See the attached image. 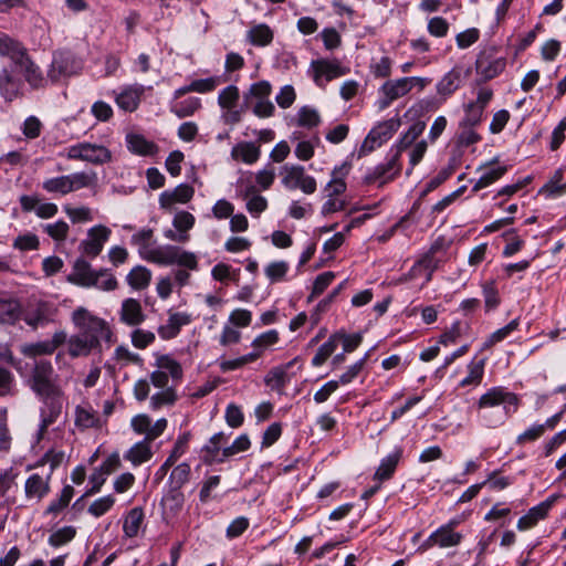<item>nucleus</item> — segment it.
<instances>
[{"label": "nucleus", "instance_id": "1", "mask_svg": "<svg viewBox=\"0 0 566 566\" xmlns=\"http://www.w3.org/2000/svg\"><path fill=\"white\" fill-rule=\"evenodd\" d=\"M72 321L78 333L67 339V353L71 357H86L101 345V338H108L109 328L103 318L93 315L84 307L76 308Z\"/></svg>", "mask_w": 566, "mask_h": 566}, {"label": "nucleus", "instance_id": "2", "mask_svg": "<svg viewBox=\"0 0 566 566\" xmlns=\"http://www.w3.org/2000/svg\"><path fill=\"white\" fill-rule=\"evenodd\" d=\"M96 181V172L78 171L70 175H63L45 179L42 182V188L49 193L66 196L82 188L95 186Z\"/></svg>", "mask_w": 566, "mask_h": 566}, {"label": "nucleus", "instance_id": "3", "mask_svg": "<svg viewBox=\"0 0 566 566\" xmlns=\"http://www.w3.org/2000/svg\"><path fill=\"white\" fill-rule=\"evenodd\" d=\"M54 369L51 361L39 359L34 361L28 385L40 398L60 397L62 390L54 379Z\"/></svg>", "mask_w": 566, "mask_h": 566}, {"label": "nucleus", "instance_id": "4", "mask_svg": "<svg viewBox=\"0 0 566 566\" xmlns=\"http://www.w3.org/2000/svg\"><path fill=\"white\" fill-rule=\"evenodd\" d=\"M146 261L159 265L177 264L188 270H197L198 268V260L195 253L170 244L157 247L149 251L146 254Z\"/></svg>", "mask_w": 566, "mask_h": 566}, {"label": "nucleus", "instance_id": "5", "mask_svg": "<svg viewBox=\"0 0 566 566\" xmlns=\"http://www.w3.org/2000/svg\"><path fill=\"white\" fill-rule=\"evenodd\" d=\"M429 81L423 77H401L386 81L379 88V107L387 108L394 101L406 96L415 86L423 90Z\"/></svg>", "mask_w": 566, "mask_h": 566}, {"label": "nucleus", "instance_id": "6", "mask_svg": "<svg viewBox=\"0 0 566 566\" xmlns=\"http://www.w3.org/2000/svg\"><path fill=\"white\" fill-rule=\"evenodd\" d=\"M67 158L87 161L93 165H104L112 161V151L99 144L78 143L67 148Z\"/></svg>", "mask_w": 566, "mask_h": 566}, {"label": "nucleus", "instance_id": "7", "mask_svg": "<svg viewBox=\"0 0 566 566\" xmlns=\"http://www.w3.org/2000/svg\"><path fill=\"white\" fill-rule=\"evenodd\" d=\"M401 120L398 117L390 118L376 125L363 142L359 155H367L389 140L399 129Z\"/></svg>", "mask_w": 566, "mask_h": 566}, {"label": "nucleus", "instance_id": "8", "mask_svg": "<svg viewBox=\"0 0 566 566\" xmlns=\"http://www.w3.org/2000/svg\"><path fill=\"white\" fill-rule=\"evenodd\" d=\"M81 62L69 51H59L54 54L48 76L52 82L76 74L81 70Z\"/></svg>", "mask_w": 566, "mask_h": 566}, {"label": "nucleus", "instance_id": "9", "mask_svg": "<svg viewBox=\"0 0 566 566\" xmlns=\"http://www.w3.org/2000/svg\"><path fill=\"white\" fill-rule=\"evenodd\" d=\"M399 158L400 156H398V151H392L390 149L386 161L375 166L366 175L365 180L368 184L380 181V185H384L395 179L401 171V164L399 163Z\"/></svg>", "mask_w": 566, "mask_h": 566}, {"label": "nucleus", "instance_id": "10", "mask_svg": "<svg viewBox=\"0 0 566 566\" xmlns=\"http://www.w3.org/2000/svg\"><path fill=\"white\" fill-rule=\"evenodd\" d=\"M285 176L282 184L287 189L294 190L300 188L304 193L311 195L316 190V180L312 176L305 175L302 166H284Z\"/></svg>", "mask_w": 566, "mask_h": 566}, {"label": "nucleus", "instance_id": "11", "mask_svg": "<svg viewBox=\"0 0 566 566\" xmlns=\"http://www.w3.org/2000/svg\"><path fill=\"white\" fill-rule=\"evenodd\" d=\"M57 462L59 460H54L52 462L50 472L45 475L33 473L27 479L24 484V492L28 500H36V502H40L50 493L51 475Z\"/></svg>", "mask_w": 566, "mask_h": 566}, {"label": "nucleus", "instance_id": "12", "mask_svg": "<svg viewBox=\"0 0 566 566\" xmlns=\"http://www.w3.org/2000/svg\"><path fill=\"white\" fill-rule=\"evenodd\" d=\"M55 313L56 308L53 304L39 301L25 310L23 321L32 328H38L53 322Z\"/></svg>", "mask_w": 566, "mask_h": 566}, {"label": "nucleus", "instance_id": "13", "mask_svg": "<svg viewBox=\"0 0 566 566\" xmlns=\"http://www.w3.org/2000/svg\"><path fill=\"white\" fill-rule=\"evenodd\" d=\"M311 67L314 72V81L316 83H318L321 77H325L326 81H332L349 72V69L343 66L338 60H314L311 63Z\"/></svg>", "mask_w": 566, "mask_h": 566}, {"label": "nucleus", "instance_id": "14", "mask_svg": "<svg viewBox=\"0 0 566 566\" xmlns=\"http://www.w3.org/2000/svg\"><path fill=\"white\" fill-rule=\"evenodd\" d=\"M109 234L111 230L104 226L93 227L88 230L87 239L81 243L83 252L91 258H96L103 250Z\"/></svg>", "mask_w": 566, "mask_h": 566}, {"label": "nucleus", "instance_id": "15", "mask_svg": "<svg viewBox=\"0 0 566 566\" xmlns=\"http://www.w3.org/2000/svg\"><path fill=\"white\" fill-rule=\"evenodd\" d=\"M22 211L31 212L34 211L35 214L41 219H50L56 216L59 208L55 203L52 202H41L39 197L36 196H28L23 195L19 199Z\"/></svg>", "mask_w": 566, "mask_h": 566}, {"label": "nucleus", "instance_id": "16", "mask_svg": "<svg viewBox=\"0 0 566 566\" xmlns=\"http://www.w3.org/2000/svg\"><path fill=\"white\" fill-rule=\"evenodd\" d=\"M189 475L190 465L186 462L178 464L170 473L169 480L174 491L166 500L172 501L177 509H180L184 502V495L178 490L188 482Z\"/></svg>", "mask_w": 566, "mask_h": 566}, {"label": "nucleus", "instance_id": "17", "mask_svg": "<svg viewBox=\"0 0 566 566\" xmlns=\"http://www.w3.org/2000/svg\"><path fill=\"white\" fill-rule=\"evenodd\" d=\"M500 405H505V409L510 406H513L515 409L517 406V397L501 387H494L482 395L479 400L480 408H491Z\"/></svg>", "mask_w": 566, "mask_h": 566}, {"label": "nucleus", "instance_id": "18", "mask_svg": "<svg viewBox=\"0 0 566 566\" xmlns=\"http://www.w3.org/2000/svg\"><path fill=\"white\" fill-rule=\"evenodd\" d=\"M62 396L60 397H43V407L41 408V422H40V436H43L46 429L53 424L61 415L62 411Z\"/></svg>", "mask_w": 566, "mask_h": 566}, {"label": "nucleus", "instance_id": "19", "mask_svg": "<svg viewBox=\"0 0 566 566\" xmlns=\"http://www.w3.org/2000/svg\"><path fill=\"white\" fill-rule=\"evenodd\" d=\"M119 319L128 326H138L145 322L146 315L138 300L128 297L122 302Z\"/></svg>", "mask_w": 566, "mask_h": 566}, {"label": "nucleus", "instance_id": "20", "mask_svg": "<svg viewBox=\"0 0 566 566\" xmlns=\"http://www.w3.org/2000/svg\"><path fill=\"white\" fill-rule=\"evenodd\" d=\"M15 71L21 73L27 83L34 90L41 88L45 85V78L40 67L28 55L22 62L14 67Z\"/></svg>", "mask_w": 566, "mask_h": 566}, {"label": "nucleus", "instance_id": "21", "mask_svg": "<svg viewBox=\"0 0 566 566\" xmlns=\"http://www.w3.org/2000/svg\"><path fill=\"white\" fill-rule=\"evenodd\" d=\"M0 55L9 57L14 69L29 54L27 49L20 42L8 35H0Z\"/></svg>", "mask_w": 566, "mask_h": 566}, {"label": "nucleus", "instance_id": "22", "mask_svg": "<svg viewBox=\"0 0 566 566\" xmlns=\"http://www.w3.org/2000/svg\"><path fill=\"white\" fill-rule=\"evenodd\" d=\"M506 62L503 57H491L482 54L476 60V71L485 80L497 76L505 69Z\"/></svg>", "mask_w": 566, "mask_h": 566}, {"label": "nucleus", "instance_id": "23", "mask_svg": "<svg viewBox=\"0 0 566 566\" xmlns=\"http://www.w3.org/2000/svg\"><path fill=\"white\" fill-rule=\"evenodd\" d=\"M195 190L191 186L181 184L171 191H164L159 196L161 208H169L176 202L186 203L193 197Z\"/></svg>", "mask_w": 566, "mask_h": 566}, {"label": "nucleus", "instance_id": "24", "mask_svg": "<svg viewBox=\"0 0 566 566\" xmlns=\"http://www.w3.org/2000/svg\"><path fill=\"white\" fill-rule=\"evenodd\" d=\"M75 426L80 430L97 429L103 426V421L91 406L81 405L75 408Z\"/></svg>", "mask_w": 566, "mask_h": 566}, {"label": "nucleus", "instance_id": "25", "mask_svg": "<svg viewBox=\"0 0 566 566\" xmlns=\"http://www.w3.org/2000/svg\"><path fill=\"white\" fill-rule=\"evenodd\" d=\"M479 170L481 171V175L472 188L473 192H478L479 190L494 184L506 172L507 168L504 165L489 164L480 167Z\"/></svg>", "mask_w": 566, "mask_h": 566}, {"label": "nucleus", "instance_id": "26", "mask_svg": "<svg viewBox=\"0 0 566 566\" xmlns=\"http://www.w3.org/2000/svg\"><path fill=\"white\" fill-rule=\"evenodd\" d=\"M143 93V85L127 86L116 96V104L126 112H133L138 107Z\"/></svg>", "mask_w": 566, "mask_h": 566}, {"label": "nucleus", "instance_id": "27", "mask_svg": "<svg viewBox=\"0 0 566 566\" xmlns=\"http://www.w3.org/2000/svg\"><path fill=\"white\" fill-rule=\"evenodd\" d=\"M126 144L129 151L139 156H153L158 150L155 143L139 134H127Z\"/></svg>", "mask_w": 566, "mask_h": 566}, {"label": "nucleus", "instance_id": "28", "mask_svg": "<svg viewBox=\"0 0 566 566\" xmlns=\"http://www.w3.org/2000/svg\"><path fill=\"white\" fill-rule=\"evenodd\" d=\"M454 523H449L431 534L429 539L440 547L455 546L461 542L462 535L453 531Z\"/></svg>", "mask_w": 566, "mask_h": 566}, {"label": "nucleus", "instance_id": "29", "mask_svg": "<svg viewBox=\"0 0 566 566\" xmlns=\"http://www.w3.org/2000/svg\"><path fill=\"white\" fill-rule=\"evenodd\" d=\"M190 323V316L186 313L170 314L167 324L158 328V334L164 339H171L176 337L180 328Z\"/></svg>", "mask_w": 566, "mask_h": 566}, {"label": "nucleus", "instance_id": "30", "mask_svg": "<svg viewBox=\"0 0 566 566\" xmlns=\"http://www.w3.org/2000/svg\"><path fill=\"white\" fill-rule=\"evenodd\" d=\"M349 168V165L345 163L333 169L332 179L329 180L325 188V190L327 191V197H337L345 192V177L348 175Z\"/></svg>", "mask_w": 566, "mask_h": 566}, {"label": "nucleus", "instance_id": "31", "mask_svg": "<svg viewBox=\"0 0 566 566\" xmlns=\"http://www.w3.org/2000/svg\"><path fill=\"white\" fill-rule=\"evenodd\" d=\"M95 273L96 271L92 269L88 262L83 259H77L72 273L69 275V281L76 285L87 287Z\"/></svg>", "mask_w": 566, "mask_h": 566}, {"label": "nucleus", "instance_id": "32", "mask_svg": "<svg viewBox=\"0 0 566 566\" xmlns=\"http://www.w3.org/2000/svg\"><path fill=\"white\" fill-rule=\"evenodd\" d=\"M298 363L297 358L287 364L272 368L265 376L264 381L272 388H282L290 381L289 369Z\"/></svg>", "mask_w": 566, "mask_h": 566}, {"label": "nucleus", "instance_id": "33", "mask_svg": "<svg viewBox=\"0 0 566 566\" xmlns=\"http://www.w3.org/2000/svg\"><path fill=\"white\" fill-rule=\"evenodd\" d=\"M190 437V432H184L177 438L174 449L159 468L158 474L165 475L167 471L177 462V460L186 452Z\"/></svg>", "mask_w": 566, "mask_h": 566}, {"label": "nucleus", "instance_id": "34", "mask_svg": "<svg viewBox=\"0 0 566 566\" xmlns=\"http://www.w3.org/2000/svg\"><path fill=\"white\" fill-rule=\"evenodd\" d=\"M260 154V147L249 142L239 143L231 150L233 159L242 160L249 165L254 164L259 159Z\"/></svg>", "mask_w": 566, "mask_h": 566}, {"label": "nucleus", "instance_id": "35", "mask_svg": "<svg viewBox=\"0 0 566 566\" xmlns=\"http://www.w3.org/2000/svg\"><path fill=\"white\" fill-rule=\"evenodd\" d=\"M21 315V304L17 300L0 298V324H14Z\"/></svg>", "mask_w": 566, "mask_h": 566}, {"label": "nucleus", "instance_id": "36", "mask_svg": "<svg viewBox=\"0 0 566 566\" xmlns=\"http://www.w3.org/2000/svg\"><path fill=\"white\" fill-rule=\"evenodd\" d=\"M461 72L457 69H452L448 72L437 84V92L446 101L452 95L460 86Z\"/></svg>", "mask_w": 566, "mask_h": 566}, {"label": "nucleus", "instance_id": "37", "mask_svg": "<svg viewBox=\"0 0 566 566\" xmlns=\"http://www.w3.org/2000/svg\"><path fill=\"white\" fill-rule=\"evenodd\" d=\"M21 83L13 77V75L3 69L0 72V92L4 99L13 101L20 95Z\"/></svg>", "mask_w": 566, "mask_h": 566}, {"label": "nucleus", "instance_id": "38", "mask_svg": "<svg viewBox=\"0 0 566 566\" xmlns=\"http://www.w3.org/2000/svg\"><path fill=\"white\" fill-rule=\"evenodd\" d=\"M273 31L265 23L253 25L247 33L248 41L255 46H266L273 41Z\"/></svg>", "mask_w": 566, "mask_h": 566}, {"label": "nucleus", "instance_id": "39", "mask_svg": "<svg viewBox=\"0 0 566 566\" xmlns=\"http://www.w3.org/2000/svg\"><path fill=\"white\" fill-rule=\"evenodd\" d=\"M153 457L150 442L147 439L135 443L124 455L134 465H139Z\"/></svg>", "mask_w": 566, "mask_h": 566}, {"label": "nucleus", "instance_id": "40", "mask_svg": "<svg viewBox=\"0 0 566 566\" xmlns=\"http://www.w3.org/2000/svg\"><path fill=\"white\" fill-rule=\"evenodd\" d=\"M150 280L151 272L143 265L133 268L126 276L128 285L134 290L146 289L149 285Z\"/></svg>", "mask_w": 566, "mask_h": 566}, {"label": "nucleus", "instance_id": "41", "mask_svg": "<svg viewBox=\"0 0 566 566\" xmlns=\"http://www.w3.org/2000/svg\"><path fill=\"white\" fill-rule=\"evenodd\" d=\"M117 286L118 282L116 277L107 269L96 271L93 279L91 280V284L87 285V287H96L105 292L114 291L117 289Z\"/></svg>", "mask_w": 566, "mask_h": 566}, {"label": "nucleus", "instance_id": "42", "mask_svg": "<svg viewBox=\"0 0 566 566\" xmlns=\"http://www.w3.org/2000/svg\"><path fill=\"white\" fill-rule=\"evenodd\" d=\"M201 107V101L198 97H188L180 102H174L170 105V112L179 118L192 116Z\"/></svg>", "mask_w": 566, "mask_h": 566}, {"label": "nucleus", "instance_id": "43", "mask_svg": "<svg viewBox=\"0 0 566 566\" xmlns=\"http://www.w3.org/2000/svg\"><path fill=\"white\" fill-rule=\"evenodd\" d=\"M144 521V512L140 507L132 509L125 517L123 530L127 537H135Z\"/></svg>", "mask_w": 566, "mask_h": 566}, {"label": "nucleus", "instance_id": "44", "mask_svg": "<svg viewBox=\"0 0 566 566\" xmlns=\"http://www.w3.org/2000/svg\"><path fill=\"white\" fill-rule=\"evenodd\" d=\"M400 458V452H395L382 459L380 465L378 467L375 479L379 481H385L391 478L394 474L396 467L398 464Z\"/></svg>", "mask_w": 566, "mask_h": 566}, {"label": "nucleus", "instance_id": "45", "mask_svg": "<svg viewBox=\"0 0 566 566\" xmlns=\"http://www.w3.org/2000/svg\"><path fill=\"white\" fill-rule=\"evenodd\" d=\"M279 342V333L275 329H270L255 337L252 342L253 352L258 354V358L262 353Z\"/></svg>", "mask_w": 566, "mask_h": 566}, {"label": "nucleus", "instance_id": "46", "mask_svg": "<svg viewBox=\"0 0 566 566\" xmlns=\"http://www.w3.org/2000/svg\"><path fill=\"white\" fill-rule=\"evenodd\" d=\"M156 366L170 375L174 380H180L182 368L180 364L168 355H161L156 360Z\"/></svg>", "mask_w": 566, "mask_h": 566}, {"label": "nucleus", "instance_id": "47", "mask_svg": "<svg viewBox=\"0 0 566 566\" xmlns=\"http://www.w3.org/2000/svg\"><path fill=\"white\" fill-rule=\"evenodd\" d=\"M76 535L74 526H64L53 532L48 539L52 547H60L70 543Z\"/></svg>", "mask_w": 566, "mask_h": 566}, {"label": "nucleus", "instance_id": "48", "mask_svg": "<svg viewBox=\"0 0 566 566\" xmlns=\"http://www.w3.org/2000/svg\"><path fill=\"white\" fill-rule=\"evenodd\" d=\"M153 235L154 231L151 229H142L132 235V244L138 247L139 254L144 260H146V254L154 249L149 247Z\"/></svg>", "mask_w": 566, "mask_h": 566}, {"label": "nucleus", "instance_id": "49", "mask_svg": "<svg viewBox=\"0 0 566 566\" xmlns=\"http://www.w3.org/2000/svg\"><path fill=\"white\" fill-rule=\"evenodd\" d=\"M337 348V336H331L327 342L319 346L312 359L313 366H322Z\"/></svg>", "mask_w": 566, "mask_h": 566}, {"label": "nucleus", "instance_id": "50", "mask_svg": "<svg viewBox=\"0 0 566 566\" xmlns=\"http://www.w3.org/2000/svg\"><path fill=\"white\" fill-rule=\"evenodd\" d=\"M289 269L287 262L274 261L265 266L264 273L271 283H276L284 280Z\"/></svg>", "mask_w": 566, "mask_h": 566}, {"label": "nucleus", "instance_id": "51", "mask_svg": "<svg viewBox=\"0 0 566 566\" xmlns=\"http://www.w3.org/2000/svg\"><path fill=\"white\" fill-rule=\"evenodd\" d=\"M321 122V117L316 109L310 106H303L297 114V125L306 128L316 127Z\"/></svg>", "mask_w": 566, "mask_h": 566}, {"label": "nucleus", "instance_id": "52", "mask_svg": "<svg viewBox=\"0 0 566 566\" xmlns=\"http://www.w3.org/2000/svg\"><path fill=\"white\" fill-rule=\"evenodd\" d=\"M43 231L54 241H64L67 238L70 227L63 221L59 220L54 223H46L42 226Z\"/></svg>", "mask_w": 566, "mask_h": 566}, {"label": "nucleus", "instance_id": "53", "mask_svg": "<svg viewBox=\"0 0 566 566\" xmlns=\"http://www.w3.org/2000/svg\"><path fill=\"white\" fill-rule=\"evenodd\" d=\"M258 359L256 353H249L247 355H243L241 357L229 359V360H221L219 363L220 370L223 373H228L231 370L240 369L247 364L253 363Z\"/></svg>", "mask_w": 566, "mask_h": 566}, {"label": "nucleus", "instance_id": "54", "mask_svg": "<svg viewBox=\"0 0 566 566\" xmlns=\"http://www.w3.org/2000/svg\"><path fill=\"white\" fill-rule=\"evenodd\" d=\"M437 251V248L436 247H432L430 249V251L423 255L418 262L417 264L412 268V271H419L421 269L426 270L428 273H427V277H426V281H430L431 280V275H432V272L438 268V260L434 258V253Z\"/></svg>", "mask_w": 566, "mask_h": 566}, {"label": "nucleus", "instance_id": "55", "mask_svg": "<svg viewBox=\"0 0 566 566\" xmlns=\"http://www.w3.org/2000/svg\"><path fill=\"white\" fill-rule=\"evenodd\" d=\"M63 210L73 223L88 222L93 220V214L88 207L73 208L69 205H65Z\"/></svg>", "mask_w": 566, "mask_h": 566}, {"label": "nucleus", "instance_id": "56", "mask_svg": "<svg viewBox=\"0 0 566 566\" xmlns=\"http://www.w3.org/2000/svg\"><path fill=\"white\" fill-rule=\"evenodd\" d=\"M239 90L229 85L219 93L218 103L222 108L232 109L239 99Z\"/></svg>", "mask_w": 566, "mask_h": 566}, {"label": "nucleus", "instance_id": "57", "mask_svg": "<svg viewBox=\"0 0 566 566\" xmlns=\"http://www.w3.org/2000/svg\"><path fill=\"white\" fill-rule=\"evenodd\" d=\"M21 352L23 355L28 357H35L39 355H51L54 353L52 350V345H50L49 340L25 344L21 347Z\"/></svg>", "mask_w": 566, "mask_h": 566}, {"label": "nucleus", "instance_id": "58", "mask_svg": "<svg viewBox=\"0 0 566 566\" xmlns=\"http://www.w3.org/2000/svg\"><path fill=\"white\" fill-rule=\"evenodd\" d=\"M15 395L14 376L8 369L0 367V397Z\"/></svg>", "mask_w": 566, "mask_h": 566}, {"label": "nucleus", "instance_id": "59", "mask_svg": "<svg viewBox=\"0 0 566 566\" xmlns=\"http://www.w3.org/2000/svg\"><path fill=\"white\" fill-rule=\"evenodd\" d=\"M132 344L138 349H145L155 340V334L150 331L136 328L130 335Z\"/></svg>", "mask_w": 566, "mask_h": 566}, {"label": "nucleus", "instance_id": "60", "mask_svg": "<svg viewBox=\"0 0 566 566\" xmlns=\"http://www.w3.org/2000/svg\"><path fill=\"white\" fill-rule=\"evenodd\" d=\"M271 91L272 86L268 81H260L253 83L250 86L249 93L245 95V98H255L256 101L269 99Z\"/></svg>", "mask_w": 566, "mask_h": 566}, {"label": "nucleus", "instance_id": "61", "mask_svg": "<svg viewBox=\"0 0 566 566\" xmlns=\"http://www.w3.org/2000/svg\"><path fill=\"white\" fill-rule=\"evenodd\" d=\"M251 446L248 434L239 436L231 446L222 449L223 458H231L240 452L247 451Z\"/></svg>", "mask_w": 566, "mask_h": 566}, {"label": "nucleus", "instance_id": "62", "mask_svg": "<svg viewBox=\"0 0 566 566\" xmlns=\"http://www.w3.org/2000/svg\"><path fill=\"white\" fill-rule=\"evenodd\" d=\"M115 499L112 495H106L95 500L88 507V513L95 517L104 515L114 505Z\"/></svg>", "mask_w": 566, "mask_h": 566}, {"label": "nucleus", "instance_id": "63", "mask_svg": "<svg viewBox=\"0 0 566 566\" xmlns=\"http://www.w3.org/2000/svg\"><path fill=\"white\" fill-rule=\"evenodd\" d=\"M483 108L480 105L473 104V102L469 103L465 106V116L461 122V126H475L478 125L483 115Z\"/></svg>", "mask_w": 566, "mask_h": 566}, {"label": "nucleus", "instance_id": "64", "mask_svg": "<svg viewBox=\"0 0 566 566\" xmlns=\"http://www.w3.org/2000/svg\"><path fill=\"white\" fill-rule=\"evenodd\" d=\"M483 296L486 311L494 310L500 304L499 292L494 282H488L483 285Z\"/></svg>", "mask_w": 566, "mask_h": 566}]
</instances>
